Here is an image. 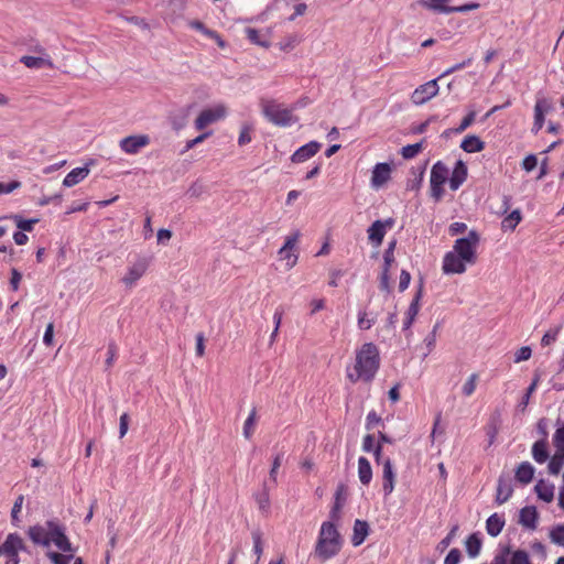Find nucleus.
I'll list each match as a JSON object with an SVG mask.
<instances>
[{"mask_svg":"<svg viewBox=\"0 0 564 564\" xmlns=\"http://www.w3.org/2000/svg\"><path fill=\"white\" fill-rule=\"evenodd\" d=\"M380 367V354L373 343H366L356 350L355 361L346 367V378L351 383L359 381L370 383Z\"/></svg>","mask_w":564,"mask_h":564,"instance_id":"nucleus-1","label":"nucleus"},{"mask_svg":"<svg viewBox=\"0 0 564 564\" xmlns=\"http://www.w3.org/2000/svg\"><path fill=\"white\" fill-rule=\"evenodd\" d=\"M343 546V539L335 524V521L322 523L317 541L314 547V555L322 562L336 556Z\"/></svg>","mask_w":564,"mask_h":564,"instance_id":"nucleus-2","label":"nucleus"},{"mask_svg":"<svg viewBox=\"0 0 564 564\" xmlns=\"http://www.w3.org/2000/svg\"><path fill=\"white\" fill-rule=\"evenodd\" d=\"M260 107L268 121L279 127H290L297 121L293 108H289L274 99H261Z\"/></svg>","mask_w":564,"mask_h":564,"instance_id":"nucleus-3","label":"nucleus"},{"mask_svg":"<svg viewBox=\"0 0 564 564\" xmlns=\"http://www.w3.org/2000/svg\"><path fill=\"white\" fill-rule=\"evenodd\" d=\"M480 237L477 231L470 230L467 237L456 239L453 246V250L468 264H475L477 261V247L479 245Z\"/></svg>","mask_w":564,"mask_h":564,"instance_id":"nucleus-4","label":"nucleus"},{"mask_svg":"<svg viewBox=\"0 0 564 564\" xmlns=\"http://www.w3.org/2000/svg\"><path fill=\"white\" fill-rule=\"evenodd\" d=\"M448 174L449 171L442 161H437L431 169V196L436 202L441 200L444 196V184L448 181Z\"/></svg>","mask_w":564,"mask_h":564,"instance_id":"nucleus-5","label":"nucleus"},{"mask_svg":"<svg viewBox=\"0 0 564 564\" xmlns=\"http://www.w3.org/2000/svg\"><path fill=\"white\" fill-rule=\"evenodd\" d=\"M300 237L301 234L297 230L286 236L283 246L278 251L280 260L285 261L286 270H291L297 263L299 251L296 246L300 240Z\"/></svg>","mask_w":564,"mask_h":564,"instance_id":"nucleus-6","label":"nucleus"},{"mask_svg":"<svg viewBox=\"0 0 564 564\" xmlns=\"http://www.w3.org/2000/svg\"><path fill=\"white\" fill-rule=\"evenodd\" d=\"M451 1L452 0H422L420 2V4L425 9L432 10L437 13H445V14H449V13H454V12L465 13L468 11L476 10L480 7V4L477 2L452 7V6H448V3Z\"/></svg>","mask_w":564,"mask_h":564,"instance_id":"nucleus-7","label":"nucleus"},{"mask_svg":"<svg viewBox=\"0 0 564 564\" xmlns=\"http://www.w3.org/2000/svg\"><path fill=\"white\" fill-rule=\"evenodd\" d=\"M46 525L51 529L50 544L54 545L64 553H73L69 539L65 534V528L56 520L46 521Z\"/></svg>","mask_w":564,"mask_h":564,"instance_id":"nucleus-8","label":"nucleus"},{"mask_svg":"<svg viewBox=\"0 0 564 564\" xmlns=\"http://www.w3.org/2000/svg\"><path fill=\"white\" fill-rule=\"evenodd\" d=\"M150 265V260L145 257H139L128 267L126 274L121 279L127 288H133L137 282L145 274Z\"/></svg>","mask_w":564,"mask_h":564,"instance_id":"nucleus-9","label":"nucleus"},{"mask_svg":"<svg viewBox=\"0 0 564 564\" xmlns=\"http://www.w3.org/2000/svg\"><path fill=\"white\" fill-rule=\"evenodd\" d=\"M226 112V107L223 105H217L214 108L204 109L195 119V128L197 130H204L209 124H213L216 121L225 118Z\"/></svg>","mask_w":564,"mask_h":564,"instance_id":"nucleus-10","label":"nucleus"},{"mask_svg":"<svg viewBox=\"0 0 564 564\" xmlns=\"http://www.w3.org/2000/svg\"><path fill=\"white\" fill-rule=\"evenodd\" d=\"M440 87L437 84V78L432 79L423 85H420L411 95V101L414 105H423L431 100L438 94Z\"/></svg>","mask_w":564,"mask_h":564,"instance_id":"nucleus-11","label":"nucleus"},{"mask_svg":"<svg viewBox=\"0 0 564 564\" xmlns=\"http://www.w3.org/2000/svg\"><path fill=\"white\" fill-rule=\"evenodd\" d=\"M35 52L40 54V56H30L24 55L20 58V62L28 68H43L48 67L53 68L54 63L51 58V56L46 53L45 48L42 46H36L34 48Z\"/></svg>","mask_w":564,"mask_h":564,"instance_id":"nucleus-12","label":"nucleus"},{"mask_svg":"<svg viewBox=\"0 0 564 564\" xmlns=\"http://www.w3.org/2000/svg\"><path fill=\"white\" fill-rule=\"evenodd\" d=\"M24 550V542L18 533H9L0 545V556L17 557Z\"/></svg>","mask_w":564,"mask_h":564,"instance_id":"nucleus-13","label":"nucleus"},{"mask_svg":"<svg viewBox=\"0 0 564 564\" xmlns=\"http://www.w3.org/2000/svg\"><path fill=\"white\" fill-rule=\"evenodd\" d=\"M466 264L468 263L463 258L454 251H448L443 258L442 269L445 274H463L466 271Z\"/></svg>","mask_w":564,"mask_h":564,"instance_id":"nucleus-14","label":"nucleus"},{"mask_svg":"<svg viewBox=\"0 0 564 564\" xmlns=\"http://www.w3.org/2000/svg\"><path fill=\"white\" fill-rule=\"evenodd\" d=\"M149 143L150 138L147 134L129 135L120 141V149L127 154H137Z\"/></svg>","mask_w":564,"mask_h":564,"instance_id":"nucleus-15","label":"nucleus"},{"mask_svg":"<svg viewBox=\"0 0 564 564\" xmlns=\"http://www.w3.org/2000/svg\"><path fill=\"white\" fill-rule=\"evenodd\" d=\"M391 165L389 163H377L371 173L370 184L375 189L381 188L391 178Z\"/></svg>","mask_w":564,"mask_h":564,"instance_id":"nucleus-16","label":"nucleus"},{"mask_svg":"<svg viewBox=\"0 0 564 564\" xmlns=\"http://www.w3.org/2000/svg\"><path fill=\"white\" fill-rule=\"evenodd\" d=\"M552 110V104L549 99H538L534 106V122L532 132L538 133L544 124L545 113Z\"/></svg>","mask_w":564,"mask_h":564,"instance_id":"nucleus-17","label":"nucleus"},{"mask_svg":"<svg viewBox=\"0 0 564 564\" xmlns=\"http://www.w3.org/2000/svg\"><path fill=\"white\" fill-rule=\"evenodd\" d=\"M382 490L384 496L391 495L394 490L395 473L390 458H384L382 460Z\"/></svg>","mask_w":564,"mask_h":564,"instance_id":"nucleus-18","label":"nucleus"},{"mask_svg":"<svg viewBox=\"0 0 564 564\" xmlns=\"http://www.w3.org/2000/svg\"><path fill=\"white\" fill-rule=\"evenodd\" d=\"M321 147V143H318L317 141H311L299 148L291 155V161L293 163H303L313 158L319 151Z\"/></svg>","mask_w":564,"mask_h":564,"instance_id":"nucleus-19","label":"nucleus"},{"mask_svg":"<svg viewBox=\"0 0 564 564\" xmlns=\"http://www.w3.org/2000/svg\"><path fill=\"white\" fill-rule=\"evenodd\" d=\"M28 535L34 544H41L43 546L50 545L51 529L46 524L30 527Z\"/></svg>","mask_w":564,"mask_h":564,"instance_id":"nucleus-20","label":"nucleus"},{"mask_svg":"<svg viewBox=\"0 0 564 564\" xmlns=\"http://www.w3.org/2000/svg\"><path fill=\"white\" fill-rule=\"evenodd\" d=\"M467 175H468V170H467L466 164L462 160H458L455 164V167H454L451 176H448V183H449L451 189L457 191L463 185V183L466 181Z\"/></svg>","mask_w":564,"mask_h":564,"instance_id":"nucleus-21","label":"nucleus"},{"mask_svg":"<svg viewBox=\"0 0 564 564\" xmlns=\"http://www.w3.org/2000/svg\"><path fill=\"white\" fill-rule=\"evenodd\" d=\"M90 173L89 164L83 167L73 169L63 180L65 187H73L84 181Z\"/></svg>","mask_w":564,"mask_h":564,"instance_id":"nucleus-22","label":"nucleus"},{"mask_svg":"<svg viewBox=\"0 0 564 564\" xmlns=\"http://www.w3.org/2000/svg\"><path fill=\"white\" fill-rule=\"evenodd\" d=\"M501 422L502 421H501V412H500V410H495L490 414L489 420H488V422L486 424V427H485L486 434L489 437V444L490 445L495 442V440H496V437H497V435H498V433L500 431Z\"/></svg>","mask_w":564,"mask_h":564,"instance_id":"nucleus-23","label":"nucleus"},{"mask_svg":"<svg viewBox=\"0 0 564 564\" xmlns=\"http://www.w3.org/2000/svg\"><path fill=\"white\" fill-rule=\"evenodd\" d=\"M188 25L191 29L196 30V31L200 32L202 34H204L205 36L214 40L220 48H224L226 46V43L221 39L220 34L215 30H210V29L206 28L203 22H200L198 20H192L188 22Z\"/></svg>","mask_w":564,"mask_h":564,"instance_id":"nucleus-24","label":"nucleus"},{"mask_svg":"<svg viewBox=\"0 0 564 564\" xmlns=\"http://www.w3.org/2000/svg\"><path fill=\"white\" fill-rule=\"evenodd\" d=\"M346 501V487L344 485H339L335 492V501L334 506L329 512V517L332 521L340 520V512Z\"/></svg>","mask_w":564,"mask_h":564,"instance_id":"nucleus-25","label":"nucleus"},{"mask_svg":"<svg viewBox=\"0 0 564 564\" xmlns=\"http://www.w3.org/2000/svg\"><path fill=\"white\" fill-rule=\"evenodd\" d=\"M369 534V525L366 521L357 519L354 523V532L351 543L354 546H359L364 543Z\"/></svg>","mask_w":564,"mask_h":564,"instance_id":"nucleus-26","label":"nucleus"},{"mask_svg":"<svg viewBox=\"0 0 564 564\" xmlns=\"http://www.w3.org/2000/svg\"><path fill=\"white\" fill-rule=\"evenodd\" d=\"M538 512L535 507H524L520 510L519 523L529 529H535Z\"/></svg>","mask_w":564,"mask_h":564,"instance_id":"nucleus-27","label":"nucleus"},{"mask_svg":"<svg viewBox=\"0 0 564 564\" xmlns=\"http://www.w3.org/2000/svg\"><path fill=\"white\" fill-rule=\"evenodd\" d=\"M513 488L509 479L502 477L498 480L496 502L502 505L512 496Z\"/></svg>","mask_w":564,"mask_h":564,"instance_id":"nucleus-28","label":"nucleus"},{"mask_svg":"<svg viewBox=\"0 0 564 564\" xmlns=\"http://www.w3.org/2000/svg\"><path fill=\"white\" fill-rule=\"evenodd\" d=\"M386 235V226L381 220H376L368 229V238L376 246L379 247Z\"/></svg>","mask_w":564,"mask_h":564,"instance_id":"nucleus-29","label":"nucleus"},{"mask_svg":"<svg viewBox=\"0 0 564 564\" xmlns=\"http://www.w3.org/2000/svg\"><path fill=\"white\" fill-rule=\"evenodd\" d=\"M532 457L538 464H544L549 459L547 440H539L533 443Z\"/></svg>","mask_w":564,"mask_h":564,"instance_id":"nucleus-30","label":"nucleus"},{"mask_svg":"<svg viewBox=\"0 0 564 564\" xmlns=\"http://www.w3.org/2000/svg\"><path fill=\"white\" fill-rule=\"evenodd\" d=\"M505 527V519L498 513L491 514L486 521L487 533L491 536H497L501 533Z\"/></svg>","mask_w":564,"mask_h":564,"instance_id":"nucleus-31","label":"nucleus"},{"mask_svg":"<svg viewBox=\"0 0 564 564\" xmlns=\"http://www.w3.org/2000/svg\"><path fill=\"white\" fill-rule=\"evenodd\" d=\"M358 477L360 482L365 486H368L372 479L370 462L364 456L358 459Z\"/></svg>","mask_w":564,"mask_h":564,"instance_id":"nucleus-32","label":"nucleus"},{"mask_svg":"<svg viewBox=\"0 0 564 564\" xmlns=\"http://www.w3.org/2000/svg\"><path fill=\"white\" fill-rule=\"evenodd\" d=\"M534 476V467L529 462L521 463L516 470V479L521 484H529Z\"/></svg>","mask_w":564,"mask_h":564,"instance_id":"nucleus-33","label":"nucleus"},{"mask_svg":"<svg viewBox=\"0 0 564 564\" xmlns=\"http://www.w3.org/2000/svg\"><path fill=\"white\" fill-rule=\"evenodd\" d=\"M460 148L467 153H476L485 149V142L477 135H467L462 141Z\"/></svg>","mask_w":564,"mask_h":564,"instance_id":"nucleus-34","label":"nucleus"},{"mask_svg":"<svg viewBox=\"0 0 564 564\" xmlns=\"http://www.w3.org/2000/svg\"><path fill=\"white\" fill-rule=\"evenodd\" d=\"M419 300H420V294H417L413 299V301L411 302V304L409 305V307L405 312V317L403 321V329L404 330L409 329L412 326V324L419 313V310H420Z\"/></svg>","mask_w":564,"mask_h":564,"instance_id":"nucleus-35","label":"nucleus"},{"mask_svg":"<svg viewBox=\"0 0 564 564\" xmlns=\"http://www.w3.org/2000/svg\"><path fill=\"white\" fill-rule=\"evenodd\" d=\"M521 220H522L521 212L519 209H514L513 212H511L509 215H507L502 219L501 229L503 231H507V230L512 231L517 228V226L520 224Z\"/></svg>","mask_w":564,"mask_h":564,"instance_id":"nucleus-36","label":"nucleus"},{"mask_svg":"<svg viewBox=\"0 0 564 564\" xmlns=\"http://www.w3.org/2000/svg\"><path fill=\"white\" fill-rule=\"evenodd\" d=\"M535 492L540 499H542L545 502H551L554 498V487L550 484L544 482L543 480H540L535 485Z\"/></svg>","mask_w":564,"mask_h":564,"instance_id":"nucleus-37","label":"nucleus"},{"mask_svg":"<svg viewBox=\"0 0 564 564\" xmlns=\"http://www.w3.org/2000/svg\"><path fill=\"white\" fill-rule=\"evenodd\" d=\"M257 420H258L257 410H256V408H253L250 411L248 417L246 419V421L243 423V427H242L243 436L247 440H250L252 437V435L254 434Z\"/></svg>","mask_w":564,"mask_h":564,"instance_id":"nucleus-38","label":"nucleus"},{"mask_svg":"<svg viewBox=\"0 0 564 564\" xmlns=\"http://www.w3.org/2000/svg\"><path fill=\"white\" fill-rule=\"evenodd\" d=\"M466 551L470 557H476L481 550V540L476 533L470 534L465 542Z\"/></svg>","mask_w":564,"mask_h":564,"instance_id":"nucleus-39","label":"nucleus"},{"mask_svg":"<svg viewBox=\"0 0 564 564\" xmlns=\"http://www.w3.org/2000/svg\"><path fill=\"white\" fill-rule=\"evenodd\" d=\"M4 218H10V219H13L17 227L21 230V231H32L33 228H34V225L39 223V219L37 218H32V219H24L22 216L20 215H11V216H6Z\"/></svg>","mask_w":564,"mask_h":564,"instance_id":"nucleus-40","label":"nucleus"},{"mask_svg":"<svg viewBox=\"0 0 564 564\" xmlns=\"http://www.w3.org/2000/svg\"><path fill=\"white\" fill-rule=\"evenodd\" d=\"M563 466H564V455L555 452V454L549 462L547 468H549L550 474L557 475L561 471V469L563 468Z\"/></svg>","mask_w":564,"mask_h":564,"instance_id":"nucleus-41","label":"nucleus"},{"mask_svg":"<svg viewBox=\"0 0 564 564\" xmlns=\"http://www.w3.org/2000/svg\"><path fill=\"white\" fill-rule=\"evenodd\" d=\"M423 150V142L408 144L402 148L401 154L403 159L410 160L415 158Z\"/></svg>","mask_w":564,"mask_h":564,"instance_id":"nucleus-42","label":"nucleus"},{"mask_svg":"<svg viewBox=\"0 0 564 564\" xmlns=\"http://www.w3.org/2000/svg\"><path fill=\"white\" fill-rule=\"evenodd\" d=\"M509 564H532L529 554L523 550H516L511 552Z\"/></svg>","mask_w":564,"mask_h":564,"instance_id":"nucleus-43","label":"nucleus"},{"mask_svg":"<svg viewBox=\"0 0 564 564\" xmlns=\"http://www.w3.org/2000/svg\"><path fill=\"white\" fill-rule=\"evenodd\" d=\"M252 541H253V553L257 555L256 564H258L262 556V553H263L262 534L260 531L252 532Z\"/></svg>","mask_w":564,"mask_h":564,"instance_id":"nucleus-44","label":"nucleus"},{"mask_svg":"<svg viewBox=\"0 0 564 564\" xmlns=\"http://www.w3.org/2000/svg\"><path fill=\"white\" fill-rule=\"evenodd\" d=\"M376 321H377L376 316L368 317V314L365 311H360L358 313L357 324H358V327L362 330L370 329L375 325Z\"/></svg>","mask_w":564,"mask_h":564,"instance_id":"nucleus-45","label":"nucleus"},{"mask_svg":"<svg viewBox=\"0 0 564 564\" xmlns=\"http://www.w3.org/2000/svg\"><path fill=\"white\" fill-rule=\"evenodd\" d=\"M23 501H24V497L22 495H20L14 503H13V507H12V510H11V520H12V524L15 525V527H19V523H20V518H19V513L21 512L22 510V507H23Z\"/></svg>","mask_w":564,"mask_h":564,"instance_id":"nucleus-46","label":"nucleus"},{"mask_svg":"<svg viewBox=\"0 0 564 564\" xmlns=\"http://www.w3.org/2000/svg\"><path fill=\"white\" fill-rule=\"evenodd\" d=\"M478 378L479 377L477 373H471L467 381L464 383L462 391L465 397H470L475 392Z\"/></svg>","mask_w":564,"mask_h":564,"instance_id":"nucleus-47","label":"nucleus"},{"mask_svg":"<svg viewBox=\"0 0 564 564\" xmlns=\"http://www.w3.org/2000/svg\"><path fill=\"white\" fill-rule=\"evenodd\" d=\"M555 452L564 455V426L558 427L553 435Z\"/></svg>","mask_w":564,"mask_h":564,"instance_id":"nucleus-48","label":"nucleus"},{"mask_svg":"<svg viewBox=\"0 0 564 564\" xmlns=\"http://www.w3.org/2000/svg\"><path fill=\"white\" fill-rule=\"evenodd\" d=\"M550 539L553 543L564 546V525L554 527L550 532Z\"/></svg>","mask_w":564,"mask_h":564,"instance_id":"nucleus-49","label":"nucleus"},{"mask_svg":"<svg viewBox=\"0 0 564 564\" xmlns=\"http://www.w3.org/2000/svg\"><path fill=\"white\" fill-rule=\"evenodd\" d=\"M47 557L54 564H69V561L73 557V553L61 554V553H56V552H48Z\"/></svg>","mask_w":564,"mask_h":564,"instance_id":"nucleus-50","label":"nucleus"},{"mask_svg":"<svg viewBox=\"0 0 564 564\" xmlns=\"http://www.w3.org/2000/svg\"><path fill=\"white\" fill-rule=\"evenodd\" d=\"M256 501L261 511L268 512L270 508V497L267 489L256 496Z\"/></svg>","mask_w":564,"mask_h":564,"instance_id":"nucleus-51","label":"nucleus"},{"mask_svg":"<svg viewBox=\"0 0 564 564\" xmlns=\"http://www.w3.org/2000/svg\"><path fill=\"white\" fill-rule=\"evenodd\" d=\"M536 386H538V378L534 379L532 381V383L529 386V388L527 389V392L522 397V400L519 404V408L522 412L525 411L528 404H529V401H530V398H531V394L535 391L536 389Z\"/></svg>","mask_w":564,"mask_h":564,"instance_id":"nucleus-52","label":"nucleus"},{"mask_svg":"<svg viewBox=\"0 0 564 564\" xmlns=\"http://www.w3.org/2000/svg\"><path fill=\"white\" fill-rule=\"evenodd\" d=\"M251 131H252V127L251 126H249V124H243L242 126V128L240 130L239 138H238V144L239 145H246V144L251 142V140H252Z\"/></svg>","mask_w":564,"mask_h":564,"instance_id":"nucleus-53","label":"nucleus"},{"mask_svg":"<svg viewBox=\"0 0 564 564\" xmlns=\"http://www.w3.org/2000/svg\"><path fill=\"white\" fill-rule=\"evenodd\" d=\"M382 423V419L377 414L376 411H370L366 417V429L368 431L373 430L377 425Z\"/></svg>","mask_w":564,"mask_h":564,"instance_id":"nucleus-54","label":"nucleus"},{"mask_svg":"<svg viewBox=\"0 0 564 564\" xmlns=\"http://www.w3.org/2000/svg\"><path fill=\"white\" fill-rule=\"evenodd\" d=\"M475 118H476V112L475 111H470L460 122V124L455 128V133H462L464 132L467 128H469L474 121H475Z\"/></svg>","mask_w":564,"mask_h":564,"instance_id":"nucleus-55","label":"nucleus"},{"mask_svg":"<svg viewBox=\"0 0 564 564\" xmlns=\"http://www.w3.org/2000/svg\"><path fill=\"white\" fill-rule=\"evenodd\" d=\"M246 35L250 42L261 45V46H268V43L261 41L260 32L258 30H256L253 28H247Z\"/></svg>","mask_w":564,"mask_h":564,"instance_id":"nucleus-56","label":"nucleus"},{"mask_svg":"<svg viewBox=\"0 0 564 564\" xmlns=\"http://www.w3.org/2000/svg\"><path fill=\"white\" fill-rule=\"evenodd\" d=\"M458 525H454L448 534L438 543V550L443 551L447 549L456 536Z\"/></svg>","mask_w":564,"mask_h":564,"instance_id":"nucleus-57","label":"nucleus"},{"mask_svg":"<svg viewBox=\"0 0 564 564\" xmlns=\"http://www.w3.org/2000/svg\"><path fill=\"white\" fill-rule=\"evenodd\" d=\"M282 456H283L282 454H276L272 462V467L270 469L269 476L273 484H276V476H278V470L281 466Z\"/></svg>","mask_w":564,"mask_h":564,"instance_id":"nucleus-58","label":"nucleus"},{"mask_svg":"<svg viewBox=\"0 0 564 564\" xmlns=\"http://www.w3.org/2000/svg\"><path fill=\"white\" fill-rule=\"evenodd\" d=\"M210 134H212V131H207V132L199 134L195 139L188 140L185 144L184 152L188 151V150L193 149L194 147H196L197 144L204 142Z\"/></svg>","mask_w":564,"mask_h":564,"instance_id":"nucleus-59","label":"nucleus"},{"mask_svg":"<svg viewBox=\"0 0 564 564\" xmlns=\"http://www.w3.org/2000/svg\"><path fill=\"white\" fill-rule=\"evenodd\" d=\"M20 187H21V182H19V181H12L10 183H0V195L10 194Z\"/></svg>","mask_w":564,"mask_h":564,"instance_id":"nucleus-60","label":"nucleus"},{"mask_svg":"<svg viewBox=\"0 0 564 564\" xmlns=\"http://www.w3.org/2000/svg\"><path fill=\"white\" fill-rule=\"evenodd\" d=\"M462 554L458 549H452L444 560V564H458L460 561Z\"/></svg>","mask_w":564,"mask_h":564,"instance_id":"nucleus-61","label":"nucleus"},{"mask_svg":"<svg viewBox=\"0 0 564 564\" xmlns=\"http://www.w3.org/2000/svg\"><path fill=\"white\" fill-rule=\"evenodd\" d=\"M536 164L538 160L536 156L533 154L525 156L524 160L522 161V167L527 172L533 171L536 167Z\"/></svg>","mask_w":564,"mask_h":564,"instance_id":"nucleus-62","label":"nucleus"},{"mask_svg":"<svg viewBox=\"0 0 564 564\" xmlns=\"http://www.w3.org/2000/svg\"><path fill=\"white\" fill-rule=\"evenodd\" d=\"M467 229V225L465 223H460V221H455L453 224L449 225L448 227V234L451 236H456L458 234H463L465 232Z\"/></svg>","mask_w":564,"mask_h":564,"instance_id":"nucleus-63","label":"nucleus"},{"mask_svg":"<svg viewBox=\"0 0 564 564\" xmlns=\"http://www.w3.org/2000/svg\"><path fill=\"white\" fill-rule=\"evenodd\" d=\"M511 555V551L509 547H506L501 551V553L497 554L494 557L492 564H509L508 556Z\"/></svg>","mask_w":564,"mask_h":564,"instance_id":"nucleus-64","label":"nucleus"}]
</instances>
